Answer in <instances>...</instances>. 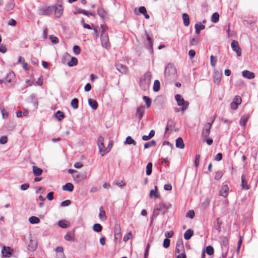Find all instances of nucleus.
<instances>
[{
    "instance_id": "obj_48",
    "label": "nucleus",
    "mask_w": 258,
    "mask_h": 258,
    "mask_svg": "<svg viewBox=\"0 0 258 258\" xmlns=\"http://www.w3.org/2000/svg\"><path fill=\"white\" fill-rule=\"evenodd\" d=\"M195 215V212L194 210H191L188 211L186 214V217H188L190 219H192L194 218Z\"/></svg>"
},
{
    "instance_id": "obj_63",
    "label": "nucleus",
    "mask_w": 258,
    "mask_h": 258,
    "mask_svg": "<svg viewBox=\"0 0 258 258\" xmlns=\"http://www.w3.org/2000/svg\"><path fill=\"white\" fill-rule=\"evenodd\" d=\"M29 187V184L28 183H24L21 185V189L22 190H27Z\"/></svg>"
},
{
    "instance_id": "obj_12",
    "label": "nucleus",
    "mask_w": 258,
    "mask_h": 258,
    "mask_svg": "<svg viewBox=\"0 0 258 258\" xmlns=\"http://www.w3.org/2000/svg\"><path fill=\"white\" fill-rule=\"evenodd\" d=\"M231 46L232 50L236 52L237 56H240L241 55V49L237 41L233 40L231 42Z\"/></svg>"
},
{
    "instance_id": "obj_52",
    "label": "nucleus",
    "mask_w": 258,
    "mask_h": 258,
    "mask_svg": "<svg viewBox=\"0 0 258 258\" xmlns=\"http://www.w3.org/2000/svg\"><path fill=\"white\" fill-rule=\"evenodd\" d=\"M73 51L76 55H78L80 53L81 49L78 45H75L73 47Z\"/></svg>"
},
{
    "instance_id": "obj_39",
    "label": "nucleus",
    "mask_w": 258,
    "mask_h": 258,
    "mask_svg": "<svg viewBox=\"0 0 258 258\" xmlns=\"http://www.w3.org/2000/svg\"><path fill=\"white\" fill-rule=\"evenodd\" d=\"M152 172V163L151 162H149L146 166V174L147 175H150L151 174Z\"/></svg>"
},
{
    "instance_id": "obj_57",
    "label": "nucleus",
    "mask_w": 258,
    "mask_h": 258,
    "mask_svg": "<svg viewBox=\"0 0 258 258\" xmlns=\"http://www.w3.org/2000/svg\"><path fill=\"white\" fill-rule=\"evenodd\" d=\"M71 201L67 200L64 201L62 202H61L60 206L61 207H66V206H68L70 205L71 204Z\"/></svg>"
},
{
    "instance_id": "obj_60",
    "label": "nucleus",
    "mask_w": 258,
    "mask_h": 258,
    "mask_svg": "<svg viewBox=\"0 0 258 258\" xmlns=\"http://www.w3.org/2000/svg\"><path fill=\"white\" fill-rule=\"evenodd\" d=\"M53 192L51 191L47 194L46 198L49 201H52L53 199Z\"/></svg>"
},
{
    "instance_id": "obj_22",
    "label": "nucleus",
    "mask_w": 258,
    "mask_h": 258,
    "mask_svg": "<svg viewBox=\"0 0 258 258\" xmlns=\"http://www.w3.org/2000/svg\"><path fill=\"white\" fill-rule=\"evenodd\" d=\"M99 212H100L99 214V219L101 221H105L107 219V217L106 216L105 212L104 210L103 207L101 206L99 208Z\"/></svg>"
},
{
    "instance_id": "obj_26",
    "label": "nucleus",
    "mask_w": 258,
    "mask_h": 258,
    "mask_svg": "<svg viewBox=\"0 0 258 258\" xmlns=\"http://www.w3.org/2000/svg\"><path fill=\"white\" fill-rule=\"evenodd\" d=\"M176 147L180 149L184 148V144L182 139L181 137H179L176 140Z\"/></svg>"
},
{
    "instance_id": "obj_64",
    "label": "nucleus",
    "mask_w": 258,
    "mask_h": 258,
    "mask_svg": "<svg viewBox=\"0 0 258 258\" xmlns=\"http://www.w3.org/2000/svg\"><path fill=\"white\" fill-rule=\"evenodd\" d=\"M139 12L141 14H145L147 12V10L145 7L142 6L139 8Z\"/></svg>"
},
{
    "instance_id": "obj_27",
    "label": "nucleus",
    "mask_w": 258,
    "mask_h": 258,
    "mask_svg": "<svg viewBox=\"0 0 258 258\" xmlns=\"http://www.w3.org/2000/svg\"><path fill=\"white\" fill-rule=\"evenodd\" d=\"M62 188L63 190L72 191L74 189V185L72 183L68 182L63 185Z\"/></svg>"
},
{
    "instance_id": "obj_30",
    "label": "nucleus",
    "mask_w": 258,
    "mask_h": 258,
    "mask_svg": "<svg viewBox=\"0 0 258 258\" xmlns=\"http://www.w3.org/2000/svg\"><path fill=\"white\" fill-rule=\"evenodd\" d=\"M194 234L192 230L189 229L187 230L184 234V238L185 240L189 239Z\"/></svg>"
},
{
    "instance_id": "obj_23",
    "label": "nucleus",
    "mask_w": 258,
    "mask_h": 258,
    "mask_svg": "<svg viewBox=\"0 0 258 258\" xmlns=\"http://www.w3.org/2000/svg\"><path fill=\"white\" fill-rule=\"evenodd\" d=\"M33 169V173L34 175L36 176H40L42 174L43 172V170L40 168H39L36 166H33L32 167Z\"/></svg>"
},
{
    "instance_id": "obj_17",
    "label": "nucleus",
    "mask_w": 258,
    "mask_h": 258,
    "mask_svg": "<svg viewBox=\"0 0 258 258\" xmlns=\"http://www.w3.org/2000/svg\"><path fill=\"white\" fill-rule=\"evenodd\" d=\"M229 187L227 184L223 185L221 186L220 190V196L226 198L228 194Z\"/></svg>"
},
{
    "instance_id": "obj_36",
    "label": "nucleus",
    "mask_w": 258,
    "mask_h": 258,
    "mask_svg": "<svg viewBox=\"0 0 258 258\" xmlns=\"http://www.w3.org/2000/svg\"><path fill=\"white\" fill-rule=\"evenodd\" d=\"M15 76V74L13 72H10L5 78L6 81L8 83H11L12 81V78H13Z\"/></svg>"
},
{
    "instance_id": "obj_33",
    "label": "nucleus",
    "mask_w": 258,
    "mask_h": 258,
    "mask_svg": "<svg viewBox=\"0 0 258 258\" xmlns=\"http://www.w3.org/2000/svg\"><path fill=\"white\" fill-rule=\"evenodd\" d=\"M29 221L31 224H37L40 222V219L34 216H32L29 218Z\"/></svg>"
},
{
    "instance_id": "obj_29",
    "label": "nucleus",
    "mask_w": 258,
    "mask_h": 258,
    "mask_svg": "<svg viewBox=\"0 0 258 258\" xmlns=\"http://www.w3.org/2000/svg\"><path fill=\"white\" fill-rule=\"evenodd\" d=\"M88 103L90 107L93 109H96L98 107V103L95 100L89 99Z\"/></svg>"
},
{
    "instance_id": "obj_37",
    "label": "nucleus",
    "mask_w": 258,
    "mask_h": 258,
    "mask_svg": "<svg viewBox=\"0 0 258 258\" xmlns=\"http://www.w3.org/2000/svg\"><path fill=\"white\" fill-rule=\"evenodd\" d=\"M55 116L59 121L61 120L64 117V113L60 110L56 111Z\"/></svg>"
},
{
    "instance_id": "obj_59",
    "label": "nucleus",
    "mask_w": 258,
    "mask_h": 258,
    "mask_svg": "<svg viewBox=\"0 0 258 258\" xmlns=\"http://www.w3.org/2000/svg\"><path fill=\"white\" fill-rule=\"evenodd\" d=\"M174 232L172 231H167L165 233V236L166 238H170L173 236Z\"/></svg>"
},
{
    "instance_id": "obj_56",
    "label": "nucleus",
    "mask_w": 258,
    "mask_h": 258,
    "mask_svg": "<svg viewBox=\"0 0 258 258\" xmlns=\"http://www.w3.org/2000/svg\"><path fill=\"white\" fill-rule=\"evenodd\" d=\"M65 240L67 241H72L73 240V237L72 235L70 233H67L66 235L64 236Z\"/></svg>"
},
{
    "instance_id": "obj_61",
    "label": "nucleus",
    "mask_w": 258,
    "mask_h": 258,
    "mask_svg": "<svg viewBox=\"0 0 258 258\" xmlns=\"http://www.w3.org/2000/svg\"><path fill=\"white\" fill-rule=\"evenodd\" d=\"M1 110L4 118H6L8 116V113L5 110L4 108H1Z\"/></svg>"
},
{
    "instance_id": "obj_49",
    "label": "nucleus",
    "mask_w": 258,
    "mask_h": 258,
    "mask_svg": "<svg viewBox=\"0 0 258 258\" xmlns=\"http://www.w3.org/2000/svg\"><path fill=\"white\" fill-rule=\"evenodd\" d=\"M223 176V173L221 171H218L216 172L215 175V179L217 180H219L221 178V177Z\"/></svg>"
},
{
    "instance_id": "obj_6",
    "label": "nucleus",
    "mask_w": 258,
    "mask_h": 258,
    "mask_svg": "<svg viewBox=\"0 0 258 258\" xmlns=\"http://www.w3.org/2000/svg\"><path fill=\"white\" fill-rule=\"evenodd\" d=\"M103 141V139L102 137H99L97 141V144L99 152L101 153L102 156H103L111 150V147H107L106 148L104 147Z\"/></svg>"
},
{
    "instance_id": "obj_14",
    "label": "nucleus",
    "mask_w": 258,
    "mask_h": 258,
    "mask_svg": "<svg viewBox=\"0 0 258 258\" xmlns=\"http://www.w3.org/2000/svg\"><path fill=\"white\" fill-rule=\"evenodd\" d=\"M145 112V107L141 105L137 108L136 116L138 118L139 121L142 119Z\"/></svg>"
},
{
    "instance_id": "obj_2",
    "label": "nucleus",
    "mask_w": 258,
    "mask_h": 258,
    "mask_svg": "<svg viewBox=\"0 0 258 258\" xmlns=\"http://www.w3.org/2000/svg\"><path fill=\"white\" fill-rule=\"evenodd\" d=\"M170 206L171 204L169 203H160L158 204H156L154 209L152 218L153 219V217L157 216L160 213L164 214L166 210L168 209Z\"/></svg>"
},
{
    "instance_id": "obj_62",
    "label": "nucleus",
    "mask_w": 258,
    "mask_h": 258,
    "mask_svg": "<svg viewBox=\"0 0 258 258\" xmlns=\"http://www.w3.org/2000/svg\"><path fill=\"white\" fill-rule=\"evenodd\" d=\"M222 157H223L222 154L221 153H219L216 155V156L215 158V160L217 161H219L221 160H222Z\"/></svg>"
},
{
    "instance_id": "obj_53",
    "label": "nucleus",
    "mask_w": 258,
    "mask_h": 258,
    "mask_svg": "<svg viewBox=\"0 0 258 258\" xmlns=\"http://www.w3.org/2000/svg\"><path fill=\"white\" fill-rule=\"evenodd\" d=\"M200 157L201 156L199 154H197L196 155L195 160V165L196 167H198L199 166Z\"/></svg>"
},
{
    "instance_id": "obj_5",
    "label": "nucleus",
    "mask_w": 258,
    "mask_h": 258,
    "mask_svg": "<svg viewBox=\"0 0 258 258\" xmlns=\"http://www.w3.org/2000/svg\"><path fill=\"white\" fill-rule=\"evenodd\" d=\"M175 99L177 101L178 106H182L181 111L184 112L188 107L189 102L185 101L183 97L180 94H176L175 96Z\"/></svg>"
},
{
    "instance_id": "obj_31",
    "label": "nucleus",
    "mask_w": 258,
    "mask_h": 258,
    "mask_svg": "<svg viewBox=\"0 0 258 258\" xmlns=\"http://www.w3.org/2000/svg\"><path fill=\"white\" fill-rule=\"evenodd\" d=\"M196 33L197 34H200L201 30L205 28V26L202 24L201 23L196 24L195 26Z\"/></svg>"
},
{
    "instance_id": "obj_38",
    "label": "nucleus",
    "mask_w": 258,
    "mask_h": 258,
    "mask_svg": "<svg viewBox=\"0 0 258 258\" xmlns=\"http://www.w3.org/2000/svg\"><path fill=\"white\" fill-rule=\"evenodd\" d=\"M78 63V59L75 57H72L70 61H68V65L69 67L76 66Z\"/></svg>"
},
{
    "instance_id": "obj_20",
    "label": "nucleus",
    "mask_w": 258,
    "mask_h": 258,
    "mask_svg": "<svg viewBox=\"0 0 258 258\" xmlns=\"http://www.w3.org/2000/svg\"><path fill=\"white\" fill-rule=\"evenodd\" d=\"M182 251H184L183 243L181 241H178L176 243L175 253H179Z\"/></svg>"
},
{
    "instance_id": "obj_16",
    "label": "nucleus",
    "mask_w": 258,
    "mask_h": 258,
    "mask_svg": "<svg viewBox=\"0 0 258 258\" xmlns=\"http://www.w3.org/2000/svg\"><path fill=\"white\" fill-rule=\"evenodd\" d=\"M222 73L218 71H215L213 75V82L215 84H219L221 81Z\"/></svg>"
},
{
    "instance_id": "obj_44",
    "label": "nucleus",
    "mask_w": 258,
    "mask_h": 258,
    "mask_svg": "<svg viewBox=\"0 0 258 258\" xmlns=\"http://www.w3.org/2000/svg\"><path fill=\"white\" fill-rule=\"evenodd\" d=\"M206 251L207 253L209 255H213L214 252V249L211 245H209L206 247Z\"/></svg>"
},
{
    "instance_id": "obj_34",
    "label": "nucleus",
    "mask_w": 258,
    "mask_h": 258,
    "mask_svg": "<svg viewBox=\"0 0 258 258\" xmlns=\"http://www.w3.org/2000/svg\"><path fill=\"white\" fill-rule=\"evenodd\" d=\"M124 144H133L134 146L136 145V142L133 140L131 137L128 136L124 143Z\"/></svg>"
},
{
    "instance_id": "obj_18",
    "label": "nucleus",
    "mask_w": 258,
    "mask_h": 258,
    "mask_svg": "<svg viewBox=\"0 0 258 258\" xmlns=\"http://www.w3.org/2000/svg\"><path fill=\"white\" fill-rule=\"evenodd\" d=\"M242 75L244 78L248 79H252L255 77L254 73L248 70H244L242 71Z\"/></svg>"
},
{
    "instance_id": "obj_58",
    "label": "nucleus",
    "mask_w": 258,
    "mask_h": 258,
    "mask_svg": "<svg viewBox=\"0 0 258 258\" xmlns=\"http://www.w3.org/2000/svg\"><path fill=\"white\" fill-rule=\"evenodd\" d=\"M233 102L236 103L238 105H239L241 102V99L239 96H236L234 98Z\"/></svg>"
},
{
    "instance_id": "obj_45",
    "label": "nucleus",
    "mask_w": 258,
    "mask_h": 258,
    "mask_svg": "<svg viewBox=\"0 0 258 258\" xmlns=\"http://www.w3.org/2000/svg\"><path fill=\"white\" fill-rule=\"evenodd\" d=\"M143 99L146 102V103L147 105V107L148 108H149L151 106V101L150 99L146 96H144L143 97Z\"/></svg>"
},
{
    "instance_id": "obj_19",
    "label": "nucleus",
    "mask_w": 258,
    "mask_h": 258,
    "mask_svg": "<svg viewBox=\"0 0 258 258\" xmlns=\"http://www.w3.org/2000/svg\"><path fill=\"white\" fill-rule=\"evenodd\" d=\"M115 67L117 70L122 74H125L128 71L127 68L125 65L121 63H116Z\"/></svg>"
},
{
    "instance_id": "obj_32",
    "label": "nucleus",
    "mask_w": 258,
    "mask_h": 258,
    "mask_svg": "<svg viewBox=\"0 0 258 258\" xmlns=\"http://www.w3.org/2000/svg\"><path fill=\"white\" fill-rule=\"evenodd\" d=\"M241 186L244 189H248L249 188V186L247 184V181L245 180L244 175H242L241 176Z\"/></svg>"
},
{
    "instance_id": "obj_42",
    "label": "nucleus",
    "mask_w": 258,
    "mask_h": 258,
    "mask_svg": "<svg viewBox=\"0 0 258 258\" xmlns=\"http://www.w3.org/2000/svg\"><path fill=\"white\" fill-rule=\"evenodd\" d=\"M93 229L96 232H100L102 229V226L98 223H96L93 225Z\"/></svg>"
},
{
    "instance_id": "obj_40",
    "label": "nucleus",
    "mask_w": 258,
    "mask_h": 258,
    "mask_svg": "<svg viewBox=\"0 0 258 258\" xmlns=\"http://www.w3.org/2000/svg\"><path fill=\"white\" fill-rule=\"evenodd\" d=\"M156 141L155 140H152L151 141L146 143L144 144V148L147 149L151 147H154L156 146Z\"/></svg>"
},
{
    "instance_id": "obj_7",
    "label": "nucleus",
    "mask_w": 258,
    "mask_h": 258,
    "mask_svg": "<svg viewBox=\"0 0 258 258\" xmlns=\"http://www.w3.org/2000/svg\"><path fill=\"white\" fill-rule=\"evenodd\" d=\"M214 121V119L212 120L211 122L207 123L205 125L202 132V137L203 139H206L209 137L211 126Z\"/></svg>"
},
{
    "instance_id": "obj_41",
    "label": "nucleus",
    "mask_w": 258,
    "mask_h": 258,
    "mask_svg": "<svg viewBox=\"0 0 258 258\" xmlns=\"http://www.w3.org/2000/svg\"><path fill=\"white\" fill-rule=\"evenodd\" d=\"M160 82L157 80H155L154 83L153 90L155 92H158L160 90Z\"/></svg>"
},
{
    "instance_id": "obj_50",
    "label": "nucleus",
    "mask_w": 258,
    "mask_h": 258,
    "mask_svg": "<svg viewBox=\"0 0 258 258\" xmlns=\"http://www.w3.org/2000/svg\"><path fill=\"white\" fill-rule=\"evenodd\" d=\"M211 64L213 67H215L217 62V57L211 55L210 57Z\"/></svg>"
},
{
    "instance_id": "obj_47",
    "label": "nucleus",
    "mask_w": 258,
    "mask_h": 258,
    "mask_svg": "<svg viewBox=\"0 0 258 258\" xmlns=\"http://www.w3.org/2000/svg\"><path fill=\"white\" fill-rule=\"evenodd\" d=\"M150 196L151 197H152L153 196H154L155 198H158V192H157V187L156 186H155V190L152 189L150 191Z\"/></svg>"
},
{
    "instance_id": "obj_11",
    "label": "nucleus",
    "mask_w": 258,
    "mask_h": 258,
    "mask_svg": "<svg viewBox=\"0 0 258 258\" xmlns=\"http://www.w3.org/2000/svg\"><path fill=\"white\" fill-rule=\"evenodd\" d=\"M61 3L60 4H58L57 6L53 5L55 8L54 9L55 17L56 18H60L63 14V9Z\"/></svg>"
},
{
    "instance_id": "obj_10",
    "label": "nucleus",
    "mask_w": 258,
    "mask_h": 258,
    "mask_svg": "<svg viewBox=\"0 0 258 258\" xmlns=\"http://www.w3.org/2000/svg\"><path fill=\"white\" fill-rule=\"evenodd\" d=\"M13 249L9 246H4L2 250V256L4 257H10L12 256Z\"/></svg>"
},
{
    "instance_id": "obj_21",
    "label": "nucleus",
    "mask_w": 258,
    "mask_h": 258,
    "mask_svg": "<svg viewBox=\"0 0 258 258\" xmlns=\"http://www.w3.org/2000/svg\"><path fill=\"white\" fill-rule=\"evenodd\" d=\"M249 118V115L248 114H244L240 118L239 124L242 126H244Z\"/></svg>"
},
{
    "instance_id": "obj_28",
    "label": "nucleus",
    "mask_w": 258,
    "mask_h": 258,
    "mask_svg": "<svg viewBox=\"0 0 258 258\" xmlns=\"http://www.w3.org/2000/svg\"><path fill=\"white\" fill-rule=\"evenodd\" d=\"M183 24L185 26H188L189 25V16L186 13H183L182 15Z\"/></svg>"
},
{
    "instance_id": "obj_24",
    "label": "nucleus",
    "mask_w": 258,
    "mask_h": 258,
    "mask_svg": "<svg viewBox=\"0 0 258 258\" xmlns=\"http://www.w3.org/2000/svg\"><path fill=\"white\" fill-rule=\"evenodd\" d=\"M58 226L62 228H66L69 226L70 223L66 220H61L58 222Z\"/></svg>"
},
{
    "instance_id": "obj_51",
    "label": "nucleus",
    "mask_w": 258,
    "mask_h": 258,
    "mask_svg": "<svg viewBox=\"0 0 258 258\" xmlns=\"http://www.w3.org/2000/svg\"><path fill=\"white\" fill-rule=\"evenodd\" d=\"M170 240L168 238H165L164 240L163 246L164 248H168L170 246Z\"/></svg>"
},
{
    "instance_id": "obj_25",
    "label": "nucleus",
    "mask_w": 258,
    "mask_h": 258,
    "mask_svg": "<svg viewBox=\"0 0 258 258\" xmlns=\"http://www.w3.org/2000/svg\"><path fill=\"white\" fill-rule=\"evenodd\" d=\"M15 3L14 0H10L5 6V10L7 11L12 10L15 7Z\"/></svg>"
},
{
    "instance_id": "obj_4",
    "label": "nucleus",
    "mask_w": 258,
    "mask_h": 258,
    "mask_svg": "<svg viewBox=\"0 0 258 258\" xmlns=\"http://www.w3.org/2000/svg\"><path fill=\"white\" fill-rule=\"evenodd\" d=\"M151 75L149 73H146L144 78H141L140 82V86L143 90H146L149 87Z\"/></svg>"
},
{
    "instance_id": "obj_8",
    "label": "nucleus",
    "mask_w": 258,
    "mask_h": 258,
    "mask_svg": "<svg viewBox=\"0 0 258 258\" xmlns=\"http://www.w3.org/2000/svg\"><path fill=\"white\" fill-rule=\"evenodd\" d=\"M145 34H146L147 40V42L145 43V47L148 50H149V51L151 53H153V40L150 37V36L148 34V33L146 31H145Z\"/></svg>"
},
{
    "instance_id": "obj_43",
    "label": "nucleus",
    "mask_w": 258,
    "mask_h": 258,
    "mask_svg": "<svg viewBox=\"0 0 258 258\" xmlns=\"http://www.w3.org/2000/svg\"><path fill=\"white\" fill-rule=\"evenodd\" d=\"M79 100L77 98H74L72 100L71 105L74 109H77L78 108Z\"/></svg>"
},
{
    "instance_id": "obj_35",
    "label": "nucleus",
    "mask_w": 258,
    "mask_h": 258,
    "mask_svg": "<svg viewBox=\"0 0 258 258\" xmlns=\"http://www.w3.org/2000/svg\"><path fill=\"white\" fill-rule=\"evenodd\" d=\"M219 20V15L218 13L215 12L213 14L211 17V21L213 23H216Z\"/></svg>"
},
{
    "instance_id": "obj_55",
    "label": "nucleus",
    "mask_w": 258,
    "mask_h": 258,
    "mask_svg": "<svg viewBox=\"0 0 258 258\" xmlns=\"http://www.w3.org/2000/svg\"><path fill=\"white\" fill-rule=\"evenodd\" d=\"M8 142V138L7 136H2L0 138V144L4 145Z\"/></svg>"
},
{
    "instance_id": "obj_54",
    "label": "nucleus",
    "mask_w": 258,
    "mask_h": 258,
    "mask_svg": "<svg viewBox=\"0 0 258 258\" xmlns=\"http://www.w3.org/2000/svg\"><path fill=\"white\" fill-rule=\"evenodd\" d=\"M132 237V234L131 232H130L126 234L123 237V240L124 242L127 241L129 239H130Z\"/></svg>"
},
{
    "instance_id": "obj_46",
    "label": "nucleus",
    "mask_w": 258,
    "mask_h": 258,
    "mask_svg": "<svg viewBox=\"0 0 258 258\" xmlns=\"http://www.w3.org/2000/svg\"><path fill=\"white\" fill-rule=\"evenodd\" d=\"M49 39L53 44H57L59 42L58 38L54 35H50L49 36Z\"/></svg>"
},
{
    "instance_id": "obj_9",
    "label": "nucleus",
    "mask_w": 258,
    "mask_h": 258,
    "mask_svg": "<svg viewBox=\"0 0 258 258\" xmlns=\"http://www.w3.org/2000/svg\"><path fill=\"white\" fill-rule=\"evenodd\" d=\"M101 44L102 46L107 48L109 47V38L108 36V34L106 32H103L101 34Z\"/></svg>"
},
{
    "instance_id": "obj_15",
    "label": "nucleus",
    "mask_w": 258,
    "mask_h": 258,
    "mask_svg": "<svg viewBox=\"0 0 258 258\" xmlns=\"http://www.w3.org/2000/svg\"><path fill=\"white\" fill-rule=\"evenodd\" d=\"M37 247V241L34 239H30L28 244V249L30 251H34L36 249Z\"/></svg>"
},
{
    "instance_id": "obj_3",
    "label": "nucleus",
    "mask_w": 258,
    "mask_h": 258,
    "mask_svg": "<svg viewBox=\"0 0 258 258\" xmlns=\"http://www.w3.org/2000/svg\"><path fill=\"white\" fill-rule=\"evenodd\" d=\"M54 8H55L53 7V6H40L38 9V14L39 15L49 16L54 11Z\"/></svg>"
},
{
    "instance_id": "obj_13",
    "label": "nucleus",
    "mask_w": 258,
    "mask_h": 258,
    "mask_svg": "<svg viewBox=\"0 0 258 258\" xmlns=\"http://www.w3.org/2000/svg\"><path fill=\"white\" fill-rule=\"evenodd\" d=\"M97 14L99 17L103 20H105L108 18V14L107 12L102 7H100L97 9Z\"/></svg>"
},
{
    "instance_id": "obj_1",
    "label": "nucleus",
    "mask_w": 258,
    "mask_h": 258,
    "mask_svg": "<svg viewBox=\"0 0 258 258\" xmlns=\"http://www.w3.org/2000/svg\"><path fill=\"white\" fill-rule=\"evenodd\" d=\"M177 77L176 69L173 64L168 63L164 70V78L167 82L175 80Z\"/></svg>"
}]
</instances>
